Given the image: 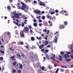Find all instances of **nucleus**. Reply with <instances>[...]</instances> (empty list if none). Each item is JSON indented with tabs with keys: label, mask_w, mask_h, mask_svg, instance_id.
<instances>
[{
	"label": "nucleus",
	"mask_w": 73,
	"mask_h": 73,
	"mask_svg": "<svg viewBox=\"0 0 73 73\" xmlns=\"http://www.w3.org/2000/svg\"><path fill=\"white\" fill-rule=\"evenodd\" d=\"M13 13L14 14V16L12 17V18H16L17 17V19H19V14L15 13V11H13Z\"/></svg>",
	"instance_id": "f257e3e1"
},
{
	"label": "nucleus",
	"mask_w": 73,
	"mask_h": 73,
	"mask_svg": "<svg viewBox=\"0 0 73 73\" xmlns=\"http://www.w3.org/2000/svg\"><path fill=\"white\" fill-rule=\"evenodd\" d=\"M23 31L25 33H28L29 32V28L27 27H25Z\"/></svg>",
	"instance_id": "f03ea898"
},
{
	"label": "nucleus",
	"mask_w": 73,
	"mask_h": 73,
	"mask_svg": "<svg viewBox=\"0 0 73 73\" xmlns=\"http://www.w3.org/2000/svg\"><path fill=\"white\" fill-rule=\"evenodd\" d=\"M60 54H61V56H62L63 58H64V57L65 59H66H66L67 58L66 55V54H65L64 55V52L63 51L60 52Z\"/></svg>",
	"instance_id": "7ed1b4c3"
},
{
	"label": "nucleus",
	"mask_w": 73,
	"mask_h": 73,
	"mask_svg": "<svg viewBox=\"0 0 73 73\" xmlns=\"http://www.w3.org/2000/svg\"><path fill=\"white\" fill-rule=\"evenodd\" d=\"M23 31H22L20 32V36L21 37H22V38H25V34L23 32Z\"/></svg>",
	"instance_id": "20e7f679"
},
{
	"label": "nucleus",
	"mask_w": 73,
	"mask_h": 73,
	"mask_svg": "<svg viewBox=\"0 0 73 73\" xmlns=\"http://www.w3.org/2000/svg\"><path fill=\"white\" fill-rule=\"evenodd\" d=\"M58 37H59V34H58L56 35L55 37V40L54 42L55 43H57V41L58 40Z\"/></svg>",
	"instance_id": "39448f33"
},
{
	"label": "nucleus",
	"mask_w": 73,
	"mask_h": 73,
	"mask_svg": "<svg viewBox=\"0 0 73 73\" xmlns=\"http://www.w3.org/2000/svg\"><path fill=\"white\" fill-rule=\"evenodd\" d=\"M25 9H29V7H27L25 5H23L21 7V9L22 10H23V11H24Z\"/></svg>",
	"instance_id": "423d86ee"
},
{
	"label": "nucleus",
	"mask_w": 73,
	"mask_h": 73,
	"mask_svg": "<svg viewBox=\"0 0 73 73\" xmlns=\"http://www.w3.org/2000/svg\"><path fill=\"white\" fill-rule=\"evenodd\" d=\"M49 12L51 15H54L55 13V11L53 9H51L50 10Z\"/></svg>",
	"instance_id": "0eeeda50"
},
{
	"label": "nucleus",
	"mask_w": 73,
	"mask_h": 73,
	"mask_svg": "<svg viewBox=\"0 0 73 73\" xmlns=\"http://www.w3.org/2000/svg\"><path fill=\"white\" fill-rule=\"evenodd\" d=\"M42 43L44 44V45H45V46H46L48 45V44H49V42L48 41L46 40V41H44V42H43Z\"/></svg>",
	"instance_id": "6e6552de"
},
{
	"label": "nucleus",
	"mask_w": 73,
	"mask_h": 73,
	"mask_svg": "<svg viewBox=\"0 0 73 73\" xmlns=\"http://www.w3.org/2000/svg\"><path fill=\"white\" fill-rule=\"evenodd\" d=\"M13 23H14V24L16 25H18V27H21V24H19L18 23L16 22L15 21H14L13 22Z\"/></svg>",
	"instance_id": "1a4fd4ad"
},
{
	"label": "nucleus",
	"mask_w": 73,
	"mask_h": 73,
	"mask_svg": "<svg viewBox=\"0 0 73 73\" xmlns=\"http://www.w3.org/2000/svg\"><path fill=\"white\" fill-rule=\"evenodd\" d=\"M29 56H30V57H32V58H33V56H34V53L32 52H30L29 54Z\"/></svg>",
	"instance_id": "9d476101"
},
{
	"label": "nucleus",
	"mask_w": 73,
	"mask_h": 73,
	"mask_svg": "<svg viewBox=\"0 0 73 73\" xmlns=\"http://www.w3.org/2000/svg\"><path fill=\"white\" fill-rule=\"evenodd\" d=\"M35 13L36 14H40V11L38 10H35Z\"/></svg>",
	"instance_id": "9b49d317"
},
{
	"label": "nucleus",
	"mask_w": 73,
	"mask_h": 73,
	"mask_svg": "<svg viewBox=\"0 0 73 73\" xmlns=\"http://www.w3.org/2000/svg\"><path fill=\"white\" fill-rule=\"evenodd\" d=\"M65 28V26L61 25L59 26V28L61 29H64Z\"/></svg>",
	"instance_id": "f8f14e48"
},
{
	"label": "nucleus",
	"mask_w": 73,
	"mask_h": 73,
	"mask_svg": "<svg viewBox=\"0 0 73 73\" xmlns=\"http://www.w3.org/2000/svg\"><path fill=\"white\" fill-rule=\"evenodd\" d=\"M45 46V45H44V44H42L39 46V48L40 49H42L43 48H44Z\"/></svg>",
	"instance_id": "ddd939ff"
},
{
	"label": "nucleus",
	"mask_w": 73,
	"mask_h": 73,
	"mask_svg": "<svg viewBox=\"0 0 73 73\" xmlns=\"http://www.w3.org/2000/svg\"><path fill=\"white\" fill-rule=\"evenodd\" d=\"M48 23L49 24V27H51L53 25V24H52V22H51L50 21H48Z\"/></svg>",
	"instance_id": "4468645a"
},
{
	"label": "nucleus",
	"mask_w": 73,
	"mask_h": 73,
	"mask_svg": "<svg viewBox=\"0 0 73 73\" xmlns=\"http://www.w3.org/2000/svg\"><path fill=\"white\" fill-rule=\"evenodd\" d=\"M47 17L48 19H49L50 20H52V17L49 16V15L48 14L47 15Z\"/></svg>",
	"instance_id": "2eb2a0df"
},
{
	"label": "nucleus",
	"mask_w": 73,
	"mask_h": 73,
	"mask_svg": "<svg viewBox=\"0 0 73 73\" xmlns=\"http://www.w3.org/2000/svg\"><path fill=\"white\" fill-rule=\"evenodd\" d=\"M15 57V56H13L11 57V58L12 61H15L16 60V58H14Z\"/></svg>",
	"instance_id": "dca6fc26"
},
{
	"label": "nucleus",
	"mask_w": 73,
	"mask_h": 73,
	"mask_svg": "<svg viewBox=\"0 0 73 73\" xmlns=\"http://www.w3.org/2000/svg\"><path fill=\"white\" fill-rule=\"evenodd\" d=\"M66 11H62L61 12H60V13H62V14H64V13H66Z\"/></svg>",
	"instance_id": "f3484780"
},
{
	"label": "nucleus",
	"mask_w": 73,
	"mask_h": 73,
	"mask_svg": "<svg viewBox=\"0 0 73 73\" xmlns=\"http://www.w3.org/2000/svg\"><path fill=\"white\" fill-rule=\"evenodd\" d=\"M46 58H47V59H48V60H49V56L48 55V54H47V53L46 54Z\"/></svg>",
	"instance_id": "a211bd4d"
},
{
	"label": "nucleus",
	"mask_w": 73,
	"mask_h": 73,
	"mask_svg": "<svg viewBox=\"0 0 73 73\" xmlns=\"http://www.w3.org/2000/svg\"><path fill=\"white\" fill-rule=\"evenodd\" d=\"M17 64V62L16 61H15L13 63V66H16V65Z\"/></svg>",
	"instance_id": "6ab92c4d"
},
{
	"label": "nucleus",
	"mask_w": 73,
	"mask_h": 73,
	"mask_svg": "<svg viewBox=\"0 0 73 73\" xmlns=\"http://www.w3.org/2000/svg\"><path fill=\"white\" fill-rule=\"evenodd\" d=\"M59 57L60 58L59 60L60 61H61L62 60V56L61 55H59Z\"/></svg>",
	"instance_id": "aec40b11"
},
{
	"label": "nucleus",
	"mask_w": 73,
	"mask_h": 73,
	"mask_svg": "<svg viewBox=\"0 0 73 73\" xmlns=\"http://www.w3.org/2000/svg\"><path fill=\"white\" fill-rule=\"evenodd\" d=\"M31 40L33 41H34L35 40V38L34 37H31Z\"/></svg>",
	"instance_id": "412c9836"
},
{
	"label": "nucleus",
	"mask_w": 73,
	"mask_h": 73,
	"mask_svg": "<svg viewBox=\"0 0 73 73\" xmlns=\"http://www.w3.org/2000/svg\"><path fill=\"white\" fill-rule=\"evenodd\" d=\"M33 25L35 27H37V23H34Z\"/></svg>",
	"instance_id": "4be33fe9"
},
{
	"label": "nucleus",
	"mask_w": 73,
	"mask_h": 73,
	"mask_svg": "<svg viewBox=\"0 0 73 73\" xmlns=\"http://www.w3.org/2000/svg\"><path fill=\"white\" fill-rule=\"evenodd\" d=\"M36 38H37L38 40H41L42 39L41 36L39 37V38L38 37H36Z\"/></svg>",
	"instance_id": "5701e85b"
},
{
	"label": "nucleus",
	"mask_w": 73,
	"mask_h": 73,
	"mask_svg": "<svg viewBox=\"0 0 73 73\" xmlns=\"http://www.w3.org/2000/svg\"><path fill=\"white\" fill-rule=\"evenodd\" d=\"M27 2H32V3H33V0H27Z\"/></svg>",
	"instance_id": "b1692460"
},
{
	"label": "nucleus",
	"mask_w": 73,
	"mask_h": 73,
	"mask_svg": "<svg viewBox=\"0 0 73 73\" xmlns=\"http://www.w3.org/2000/svg\"><path fill=\"white\" fill-rule=\"evenodd\" d=\"M64 25H68V22L67 21H65L64 22Z\"/></svg>",
	"instance_id": "393cba45"
},
{
	"label": "nucleus",
	"mask_w": 73,
	"mask_h": 73,
	"mask_svg": "<svg viewBox=\"0 0 73 73\" xmlns=\"http://www.w3.org/2000/svg\"><path fill=\"white\" fill-rule=\"evenodd\" d=\"M7 9L8 10H10L11 9V7H10V6H8L7 7Z\"/></svg>",
	"instance_id": "a878e982"
},
{
	"label": "nucleus",
	"mask_w": 73,
	"mask_h": 73,
	"mask_svg": "<svg viewBox=\"0 0 73 73\" xmlns=\"http://www.w3.org/2000/svg\"><path fill=\"white\" fill-rule=\"evenodd\" d=\"M19 68L20 69H23V65L22 64H20L19 65Z\"/></svg>",
	"instance_id": "bb28decb"
},
{
	"label": "nucleus",
	"mask_w": 73,
	"mask_h": 73,
	"mask_svg": "<svg viewBox=\"0 0 73 73\" xmlns=\"http://www.w3.org/2000/svg\"><path fill=\"white\" fill-rule=\"evenodd\" d=\"M60 69L59 68H57V70L55 71V73H58V70H59Z\"/></svg>",
	"instance_id": "cd10ccee"
},
{
	"label": "nucleus",
	"mask_w": 73,
	"mask_h": 73,
	"mask_svg": "<svg viewBox=\"0 0 73 73\" xmlns=\"http://www.w3.org/2000/svg\"><path fill=\"white\" fill-rule=\"evenodd\" d=\"M60 71L61 72H64V69L62 68L60 69Z\"/></svg>",
	"instance_id": "c85d7f7f"
},
{
	"label": "nucleus",
	"mask_w": 73,
	"mask_h": 73,
	"mask_svg": "<svg viewBox=\"0 0 73 73\" xmlns=\"http://www.w3.org/2000/svg\"><path fill=\"white\" fill-rule=\"evenodd\" d=\"M50 58H51V59L53 60V61H56V60H55L53 58L50 57Z\"/></svg>",
	"instance_id": "c756f323"
},
{
	"label": "nucleus",
	"mask_w": 73,
	"mask_h": 73,
	"mask_svg": "<svg viewBox=\"0 0 73 73\" xmlns=\"http://www.w3.org/2000/svg\"><path fill=\"white\" fill-rule=\"evenodd\" d=\"M24 47H25V48H26V49H28V48H29V46H24Z\"/></svg>",
	"instance_id": "7c9ffc66"
},
{
	"label": "nucleus",
	"mask_w": 73,
	"mask_h": 73,
	"mask_svg": "<svg viewBox=\"0 0 73 73\" xmlns=\"http://www.w3.org/2000/svg\"><path fill=\"white\" fill-rule=\"evenodd\" d=\"M43 31L44 32H47V30L46 29H44L43 30Z\"/></svg>",
	"instance_id": "2f4dec72"
},
{
	"label": "nucleus",
	"mask_w": 73,
	"mask_h": 73,
	"mask_svg": "<svg viewBox=\"0 0 73 73\" xmlns=\"http://www.w3.org/2000/svg\"><path fill=\"white\" fill-rule=\"evenodd\" d=\"M42 4H43V3H42V2H41V1H40V5L41 6V5H42Z\"/></svg>",
	"instance_id": "473e14b6"
},
{
	"label": "nucleus",
	"mask_w": 73,
	"mask_h": 73,
	"mask_svg": "<svg viewBox=\"0 0 73 73\" xmlns=\"http://www.w3.org/2000/svg\"><path fill=\"white\" fill-rule=\"evenodd\" d=\"M17 56H18V57L19 58H20V57H21V56H20V54H17Z\"/></svg>",
	"instance_id": "72a5a7b5"
},
{
	"label": "nucleus",
	"mask_w": 73,
	"mask_h": 73,
	"mask_svg": "<svg viewBox=\"0 0 73 73\" xmlns=\"http://www.w3.org/2000/svg\"><path fill=\"white\" fill-rule=\"evenodd\" d=\"M67 62H69L70 61V59H69V58L67 59Z\"/></svg>",
	"instance_id": "f704fd0d"
},
{
	"label": "nucleus",
	"mask_w": 73,
	"mask_h": 73,
	"mask_svg": "<svg viewBox=\"0 0 73 73\" xmlns=\"http://www.w3.org/2000/svg\"><path fill=\"white\" fill-rule=\"evenodd\" d=\"M45 17L44 16H42V19H43V20H44L45 19Z\"/></svg>",
	"instance_id": "c9c22d12"
},
{
	"label": "nucleus",
	"mask_w": 73,
	"mask_h": 73,
	"mask_svg": "<svg viewBox=\"0 0 73 73\" xmlns=\"http://www.w3.org/2000/svg\"><path fill=\"white\" fill-rule=\"evenodd\" d=\"M36 19H41V16L37 17Z\"/></svg>",
	"instance_id": "e433bc0d"
},
{
	"label": "nucleus",
	"mask_w": 73,
	"mask_h": 73,
	"mask_svg": "<svg viewBox=\"0 0 73 73\" xmlns=\"http://www.w3.org/2000/svg\"><path fill=\"white\" fill-rule=\"evenodd\" d=\"M44 69H45V67L44 66L42 67V70H44Z\"/></svg>",
	"instance_id": "4c0bfd02"
},
{
	"label": "nucleus",
	"mask_w": 73,
	"mask_h": 73,
	"mask_svg": "<svg viewBox=\"0 0 73 73\" xmlns=\"http://www.w3.org/2000/svg\"><path fill=\"white\" fill-rule=\"evenodd\" d=\"M21 16L23 19H24L25 17V16L24 15H22Z\"/></svg>",
	"instance_id": "58836bf2"
},
{
	"label": "nucleus",
	"mask_w": 73,
	"mask_h": 73,
	"mask_svg": "<svg viewBox=\"0 0 73 73\" xmlns=\"http://www.w3.org/2000/svg\"><path fill=\"white\" fill-rule=\"evenodd\" d=\"M66 53H67V54H71V52H70L67 51V52Z\"/></svg>",
	"instance_id": "ea45409f"
},
{
	"label": "nucleus",
	"mask_w": 73,
	"mask_h": 73,
	"mask_svg": "<svg viewBox=\"0 0 73 73\" xmlns=\"http://www.w3.org/2000/svg\"><path fill=\"white\" fill-rule=\"evenodd\" d=\"M16 72V71L15 70H14L13 71H12V73H15Z\"/></svg>",
	"instance_id": "a19ab883"
},
{
	"label": "nucleus",
	"mask_w": 73,
	"mask_h": 73,
	"mask_svg": "<svg viewBox=\"0 0 73 73\" xmlns=\"http://www.w3.org/2000/svg\"><path fill=\"white\" fill-rule=\"evenodd\" d=\"M21 27H24V24L23 23H22L21 25Z\"/></svg>",
	"instance_id": "79ce46f5"
},
{
	"label": "nucleus",
	"mask_w": 73,
	"mask_h": 73,
	"mask_svg": "<svg viewBox=\"0 0 73 73\" xmlns=\"http://www.w3.org/2000/svg\"><path fill=\"white\" fill-rule=\"evenodd\" d=\"M54 19V18L53 17H51V21H54V20H53Z\"/></svg>",
	"instance_id": "37998d69"
},
{
	"label": "nucleus",
	"mask_w": 73,
	"mask_h": 73,
	"mask_svg": "<svg viewBox=\"0 0 73 73\" xmlns=\"http://www.w3.org/2000/svg\"><path fill=\"white\" fill-rule=\"evenodd\" d=\"M58 31H56V33H54L55 35H56L57 34H58Z\"/></svg>",
	"instance_id": "c03bdc74"
},
{
	"label": "nucleus",
	"mask_w": 73,
	"mask_h": 73,
	"mask_svg": "<svg viewBox=\"0 0 73 73\" xmlns=\"http://www.w3.org/2000/svg\"><path fill=\"white\" fill-rule=\"evenodd\" d=\"M18 73H21V71L20 70H18Z\"/></svg>",
	"instance_id": "a18cd8bd"
},
{
	"label": "nucleus",
	"mask_w": 73,
	"mask_h": 73,
	"mask_svg": "<svg viewBox=\"0 0 73 73\" xmlns=\"http://www.w3.org/2000/svg\"><path fill=\"white\" fill-rule=\"evenodd\" d=\"M9 49L11 50H12L13 51L15 50V49L12 50V48H10Z\"/></svg>",
	"instance_id": "49530a36"
},
{
	"label": "nucleus",
	"mask_w": 73,
	"mask_h": 73,
	"mask_svg": "<svg viewBox=\"0 0 73 73\" xmlns=\"http://www.w3.org/2000/svg\"><path fill=\"white\" fill-rule=\"evenodd\" d=\"M0 51L2 53H4V52L2 50H0Z\"/></svg>",
	"instance_id": "de8ad7c7"
},
{
	"label": "nucleus",
	"mask_w": 73,
	"mask_h": 73,
	"mask_svg": "<svg viewBox=\"0 0 73 73\" xmlns=\"http://www.w3.org/2000/svg\"><path fill=\"white\" fill-rule=\"evenodd\" d=\"M21 6H18V9H21Z\"/></svg>",
	"instance_id": "09e8293b"
},
{
	"label": "nucleus",
	"mask_w": 73,
	"mask_h": 73,
	"mask_svg": "<svg viewBox=\"0 0 73 73\" xmlns=\"http://www.w3.org/2000/svg\"><path fill=\"white\" fill-rule=\"evenodd\" d=\"M33 21L35 23H36V22H37V20H36L35 19H34Z\"/></svg>",
	"instance_id": "8fccbe9b"
},
{
	"label": "nucleus",
	"mask_w": 73,
	"mask_h": 73,
	"mask_svg": "<svg viewBox=\"0 0 73 73\" xmlns=\"http://www.w3.org/2000/svg\"><path fill=\"white\" fill-rule=\"evenodd\" d=\"M56 13H58V10H55Z\"/></svg>",
	"instance_id": "3c124183"
},
{
	"label": "nucleus",
	"mask_w": 73,
	"mask_h": 73,
	"mask_svg": "<svg viewBox=\"0 0 73 73\" xmlns=\"http://www.w3.org/2000/svg\"><path fill=\"white\" fill-rule=\"evenodd\" d=\"M42 6H44V7H45V4L44 3H43L42 4Z\"/></svg>",
	"instance_id": "603ef678"
},
{
	"label": "nucleus",
	"mask_w": 73,
	"mask_h": 73,
	"mask_svg": "<svg viewBox=\"0 0 73 73\" xmlns=\"http://www.w3.org/2000/svg\"><path fill=\"white\" fill-rule=\"evenodd\" d=\"M30 33H33V31H32V30L31 29Z\"/></svg>",
	"instance_id": "864d4df0"
},
{
	"label": "nucleus",
	"mask_w": 73,
	"mask_h": 73,
	"mask_svg": "<svg viewBox=\"0 0 73 73\" xmlns=\"http://www.w3.org/2000/svg\"><path fill=\"white\" fill-rule=\"evenodd\" d=\"M21 4H22V5H24V3L21 2Z\"/></svg>",
	"instance_id": "5fc2aeb1"
},
{
	"label": "nucleus",
	"mask_w": 73,
	"mask_h": 73,
	"mask_svg": "<svg viewBox=\"0 0 73 73\" xmlns=\"http://www.w3.org/2000/svg\"><path fill=\"white\" fill-rule=\"evenodd\" d=\"M0 59L1 60H3V57H0Z\"/></svg>",
	"instance_id": "6e6d98bb"
},
{
	"label": "nucleus",
	"mask_w": 73,
	"mask_h": 73,
	"mask_svg": "<svg viewBox=\"0 0 73 73\" xmlns=\"http://www.w3.org/2000/svg\"><path fill=\"white\" fill-rule=\"evenodd\" d=\"M38 25L39 26V27H41L42 26V25L41 23H39L38 24Z\"/></svg>",
	"instance_id": "4d7b16f0"
},
{
	"label": "nucleus",
	"mask_w": 73,
	"mask_h": 73,
	"mask_svg": "<svg viewBox=\"0 0 73 73\" xmlns=\"http://www.w3.org/2000/svg\"><path fill=\"white\" fill-rule=\"evenodd\" d=\"M49 32H50V31H49V30H48V31L47 33V34H49Z\"/></svg>",
	"instance_id": "13d9d810"
},
{
	"label": "nucleus",
	"mask_w": 73,
	"mask_h": 73,
	"mask_svg": "<svg viewBox=\"0 0 73 73\" xmlns=\"http://www.w3.org/2000/svg\"><path fill=\"white\" fill-rule=\"evenodd\" d=\"M45 52L46 53H48V50H45Z\"/></svg>",
	"instance_id": "bf43d9fd"
},
{
	"label": "nucleus",
	"mask_w": 73,
	"mask_h": 73,
	"mask_svg": "<svg viewBox=\"0 0 73 73\" xmlns=\"http://www.w3.org/2000/svg\"><path fill=\"white\" fill-rule=\"evenodd\" d=\"M29 28L30 29H32V27L31 26H29Z\"/></svg>",
	"instance_id": "052dcab7"
},
{
	"label": "nucleus",
	"mask_w": 73,
	"mask_h": 73,
	"mask_svg": "<svg viewBox=\"0 0 73 73\" xmlns=\"http://www.w3.org/2000/svg\"><path fill=\"white\" fill-rule=\"evenodd\" d=\"M70 56L71 57V58H72V59H73V56H71V55H70Z\"/></svg>",
	"instance_id": "680f3d73"
},
{
	"label": "nucleus",
	"mask_w": 73,
	"mask_h": 73,
	"mask_svg": "<svg viewBox=\"0 0 73 73\" xmlns=\"http://www.w3.org/2000/svg\"><path fill=\"white\" fill-rule=\"evenodd\" d=\"M39 23H41L42 22V20L41 19H39Z\"/></svg>",
	"instance_id": "e2e57ef3"
},
{
	"label": "nucleus",
	"mask_w": 73,
	"mask_h": 73,
	"mask_svg": "<svg viewBox=\"0 0 73 73\" xmlns=\"http://www.w3.org/2000/svg\"><path fill=\"white\" fill-rule=\"evenodd\" d=\"M21 45H23L24 44V43L23 42H21Z\"/></svg>",
	"instance_id": "0e129e2a"
},
{
	"label": "nucleus",
	"mask_w": 73,
	"mask_h": 73,
	"mask_svg": "<svg viewBox=\"0 0 73 73\" xmlns=\"http://www.w3.org/2000/svg\"><path fill=\"white\" fill-rule=\"evenodd\" d=\"M17 4L18 6H20V5L21 4L20 3H17Z\"/></svg>",
	"instance_id": "69168bd1"
},
{
	"label": "nucleus",
	"mask_w": 73,
	"mask_h": 73,
	"mask_svg": "<svg viewBox=\"0 0 73 73\" xmlns=\"http://www.w3.org/2000/svg\"><path fill=\"white\" fill-rule=\"evenodd\" d=\"M34 3L35 4H36L37 3V1H34Z\"/></svg>",
	"instance_id": "338daca9"
},
{
	"label": "nucleus",
	"mask_w": 73,
	"mask_h": 73,
	"mask_svg": "<svg viewBox=\"0 0 73 73\" xmlns=\"http://www.w3.org/2000/svg\"><path fill=\"white\" fill-rule=\"evenodd\" d=\"M44 25L46 26L47 25V23H45L44 24Z\"/></svg>",
	"instance_id": "774afa93"
}]
</instances>
